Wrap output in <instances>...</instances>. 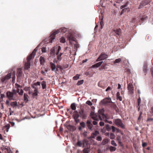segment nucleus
Listing matches in <instances>:
<instances>
[{"instance_id":"30","label":"nucleus","mask_w":153,"mask_h":153,"mask_svg":"<svg viewBox=\"0 0 153 153\" xmlns=\"http://www.w3.org/2000/svg\"><path fill=\"white\" fill-rule=\"evenodd\" d=\"M71 107L73 110H75L76 109V106L75 103H72L71 105Z\"/></svg>"},{"instance_id":"55","label":"nucleus","mask_w":153,"mask_h":153,"mask_svg":"<svg viewBox=\"0 0 153 153\" xmlns=\"http://www.w3.org/2000/svg\"><path fill=\"white\" fill-rule=\"evenodd\" d=\"M24 93V91L22 89H21L20 90V92H19V94L20 95H22Z\"/></svg>"},{"instance_id":"60","label":"nucleus","mask_w":153,"mask_h":153,"mask_svg":"<svg viewBox=\"0 0 153 153\" xmlns=\"http://www.w3.org/2000/svg\"><path fill=\"white\" fill-rule=\"evenodd\" d=\"M147 145V143H143L142 146L143 147H145Z\"/></svg>"},{"instance_id":"50","label":"nucleus","mask_w":153,"mask_h":153,"mask_svg":"<svg viewBox=\"0 0 153 153\" xmlns=\"http://www.w3.org/2000/svg\"><path fill=\"white\" fill-rule=\"evenodd\" d=\"M96 140L99 141H100L102 140V137L100 136H98L97 137Z\"/></svg>"},{"instance_id":"20","label":"nucleus","mask_w":153,"mask_h":153,"mask_svg":"<svg viewBox=\"0 0 153 153\" xmlns=\"http://www.w3.org/2000/svg\"><path fill=\"white\" fill-rule=\"evenodd\" d=\"M103 62L102 61L100 62H98L94 65H92L91 66V68H98L102 64Z\"/></svg>"},{"instance_id":"6","label":"nucleus","mask_w":153,"mask_h":153,"mask_svg":"<svg viewBox=\"0 0 153 153\" xmlns=\"http://www.w3.org/2000/svg\"><path fill=\"white\" fill-rule=\"evenodd\" d=\"M90 116L93 120L99 121L100 118L98 116V113H95L93 111H91L90 114Z\"/></svg>"},{"instance_id":"37","label":"nucleus","mask_w":153,"mask_h":153,"mask_svg":"<svg viewBox=\"0 0 153 153\" xmlns=\"http://www.w3.org/2000/svg\"><path fill=\"white\" fill-rule=\"evenodd\" d=\"M61 42L64 43L65 42V39L64 37H62L60 39Z\"/></svg>"},{"instance_id":"57","label":"nucleus","mask_w":153,"mask_h":153,"mask_svg":"<svg viewBox=\"0 0 153 153\" xmlns=\"http://www.w3.org/2000/svg\"><path fill=\"white\" fill-rule=\"evenodd\" d=\"M67 128L69 130H71V129L72 128V126L69 125H68V126H67Z\"/></svg>"},{"instance_id":"41","label":"nucleus","mask_w":153,"mask_h":153,"mask_svg":"<svg viewBox=\"0 0 153 153\" xmlns=\"http://www.w3.org/2000/svg\"><path fill=\"white\" fill-rule=\"evenodd\" d=\"M80 125L81 126V127H82L83 128H85V123L84 122L80 123Z\"/></svg>"},{"instance_id":"32","label":"nucleus","mask_w":153,"mask_h":153,"mask_svg":"<svg viewBox=\"0 0 153 153\" xmlns=\"http://www.w3.org/2000/svg\"><path fill=\"white\" fill-rule=\"evenodd\" d=\"M120 29H119L117 30H114L113 31V32L114 33H116V34L119 35V34L120 33Z\"/></svg>"},{"instance_id":"52","label":"nucleus","mask_w":153,"mask_h":153,"mask_svg":"<svg viewBox=\"0 0 153 153\" xmlns=\"http://www.w3.org/2000/svg\"><path fill=\"white\" fill-rule=\"evenodd\" d=\"M128 9V8L123 9L121 13V15H122L123 13L126 12V10Z\"/></svg>"},{"instance_id":"34","label":"nucleus","mask_w":153,"mask_h":153,"mask_svg":"<svg viewBox=\"0 0 153 153\" xmlns=\"http://www.w3.org/2000/svg\"><path fill=\"white\" fill-rule=\"evenodd\" d=\"M11 73H9L7 74V75L5 76L4 77L7 80H8L11 78Z\"/></svg>"},{"instance_id":"53","label":"nucleus","mask_w":153,"mask_h":153,"mask_svg":"<svg viewBox=\"0 0 153 153\" xmlns=\"http://www.w3.org/2000/svg\"><path fill=\"white\" fill-rule=\"evenodd\" d=\"M30 87H25L24 88V90L25 91H28L29 90H30Z\"/></svg>"},{"instance_id":"7","label":"nucleus","mask_w":153,"mask_h":153,"mask_svg":"<svg viewBox=\"0 0 153 153\" xmlns=\"http://www.w3.org/2000/svg\"><path fill=\"white\" fill-rule=\"evenodd\" d=\"M88 145V142L86 140H83L82 141H78L76 144V145L79 147H86V145Z\"/></svg>"},{"instance_id":"15","label":"nucleus","mask_w":153,"mask_h":153,"mask_svg":"<svg viewBox=\"0 0 153 153\" xmlns=\"http://www.w3.org/2000/svg\"><path fill=\"white\" fill-rule=\"evenodd\" d=\"M67 38L68 40H69L70 43H71V41H75L74 37L70 33H69L67 35Z\"/></svg>"},{"instance_id":"63","label":"nucleus","mask_w":153,"mask_h":153,"mask_svg":"<svg viewBox=\"0 0 153 153\" xmlns=\"http://www.w3.org/2000/svg\"><path fill=\"white\" fill-rule=\"evenodd\" d=\"M20 91V89L19 88H17L16 90H15V92L16 93V94H17V93H19V92Z\"/></svg>"},{"instance_id":"58","label":"nucleus","mask_w":153,"mask_h":153,"mask_svg":"<svg viewBox=\"0 0 153 153\" xmlns=\"http://www.w3.org/2000/svg\"><path fill=\"white\" fill-rule=\"evenodd\" d=\"M97 121L94 120V121H93V124L94 125H96L98 123Z\"/></svg>"},{"instance_id":"54","label":"nucleus","mask_w":153,"mask_h":153,"mask_svg":"<svg viewBox=\"0 0 153 153\" xmlns=\"http://www.w3.org/2000/svg\"><path fill=\"white\" fill-rule=\"evenodd\" d=\"M127 6V4H125L124 5L121 6L120 7V9H123V8H126V7Z\"/></svg>"},{"instance_id":"31","label":"nucleus","mask_w":153,"mask_h":153,"mask_svg":"<svg viewBox=\"0 0 153 153\" xmlns=\"http://www.w3.org/2000/svg\"><path fill=\"white\" fill-rule=\"evenodd\" d=\"M28 96L27 94L25 93L24 94V100L26 102H27L28 101Z\"/></svg>"},{"instance_id":"38","label":"nucleus","mask_w":153,"mask_h":153,"mask_svg":"<svg viewBox=\"0 0 153 153\" xmlns=\"http://www.w3.org/2000/svg\"><path fill=\"white\" fill-rule=\"evenodd\" d=\"M115 136L114 134L112 133H111L110 135V139H113L115 138Z\"/></svg>"},{"instance_id":"46","label":"nucleus","mask_w":153,"mask_h":153,"mask_svg":"<svg viewBox=\"0 0 153 153\" xmlns=\"http://www.w3.org/2000/svg\"><path fill=\"white\" fill-rule=\"evenodd\" d=\"M111 144L114 146H117V144L115 142V141L114 140H112L111 141Z\"/></svg>"},{"instance_id":"11","label":"nucleus","mask_w":153,"mask_h":153,"mask_svg":"<svg viewBox=\"0 0 153 153\" xmlns=\"http://www.w3.org/2000/svg\"><path fill=\"white\" fill-rule=\"evenodd\" d=\"M62 58H55L53 60V62L54 63H56L57 64V65L56 66V67L60 69L61 70H63V68L62 67L59 65L58 64H59V61L61 60Z\"/></svg>"},{"instance_id":"9","label":"nucleus","mask_w":153,"mask_h":153,"mask_svg":"<svg viewBox=\"0 0 153 153\" xmlns=\"http://www.w3.org/2000/svg\"><path fill=\"white\" fill-rule=\"evenodd\" d=\"M31 58H27V62L25 63V69L28 70L30 68V60Z\"/></svg>"},{"instance_id":"62","label":"nucleus","mask_w":153,"mask_h":153,"mask_svg":"<svg viewBox=\"0 0 153 153\" xmlns=\"http://www.w3.org/2000/svg\"><path fill=\"white\" fill-rule=\"evenodd\" d=\"M99 124L100 126H103L104 125V123L103 122H100L99 123Z\"/></svg>"},{"instance_id":"64","label":"nucleus","mask_w":153,"mask_h":153,"mask_svg":"<svg viewBox=\"0 0 153 153\" xmlns=\"http://www.w3.org/2000/svg\"><path fill=\"white\" fill-rule=\"evenodd\" d=\"M111 90V88L109 86H108L107 88L105 90V91H108L109 90Z\"/></svg>"},{"instance_id":"61","label":"nucleus","mask_w":153,"mask_h":153,"mask_svg":"<svg viewBox=\"0 0 153 153\" xmlns=\"http://www.w3.org/2000/svg\"><path fill=\"white\" fill-rule=\"evenodd\" d=\"M111 127L112 129V132H114L115 131L116 128L114 126H111Z\"/></svg>"},{"instance_id":"14","label":"nucleus","mask_w":153,"mask_h":153,"mask_svg":"<svg viewBox=\"0 0 153 153\" xmlns=\"http://www.w3.org/2000/svg\"><path fill=\"white\" fill-rule=\"evenodd\" d=\"M102 103L104 105L107 104L108 103L112 102L110 98H106L102 101Z\"/></svg>"},{"instance_id":"49","label":"nucleus","mask_w":153,"mask_h":153,"mask_svg":"<svg viewBox=\"0 0 153 153\" xmlns=\"http://www.w3.org/2000/svg\"><path fill=\"white\" fill-rule=\"evenodd\" d=\"M5 127L7 128V132L8 131V129L10 128V124H7L5 126Z\"/></svg>"},{"instance_id":"39","label":"nucleus","mask_w":153,"mask_h":153,"mask_svg":"<svg viewBox=\"0 0 153 153\" xmlns=\"http://www.w3.org/2000/svg\"><path fill=\"white\" fill-rule=\"evenodd\" d=\"M80 75L77 74L73 77V79L74 80H77L79 78Z\"/></svg>"},{"instance_id":"28","label":"nucleus","mask_w":153,"mask_h":153,"mask_svg":"<svg viewBox=\"0 0 153 153\" xmlns=\"http://www.w3.org/2000/svg\"><path fill=\"white\" fill-rule=\"evenodd\" d=\"M10 105L14 108L15 106H18L17 102L16 101L11 102L10 104Z\"/></svg>"},{"instance_id":"8","label":"nucleus","mask_w":153,"mask_h":153,"mask_svg":"<svg viewBox=\"0 0 153 153\" xmlns=\"http://www.w3.org/2000/svg\"><path fill=\"white\" fill-rule=\"evenodd\" d=\"M104 111L103 109H100L98 111V114L100 120H102L105 118V116L104 113Z\"/></svg>"},{"instance_id":"21","label":"nucleus","mask_w":153,"mask_h":153,"mask_svg":"<svg viewBox=\"0 0 153 153\" xmlns=\"http://www.w3.org/2000/svg\"><path fill=\"white\" fill-rule=\"evenodd\" d=\"M99 134V132L97 131H96L94 132L91 134V137L92 138H95L96 136Z\"/></svg>"},{"instance_id":"44","label":"nucleus","mask_w":153,"mask_h":153,"mask_svg":"<svg viewBox=\"0 0 153 153\" xmlns=\"http://www.w3.org/2000/svg\"><path fill=\"white\" fill-rule=\"evenodd\" d=\"M86 103L90 106H91L93 105L92 103L89 100L87 101Z\"/></svg>"},{"instance_id":"10","label":"nucleus","mask_w":153,"mask_h":153,"mask_svg":"<svg viewBox=\"0 0 153 153\" xmlns=\"http://www.w3.org/2000/svg\"><path fill=\"white\" fill-rule=\"evenodd\" d=\"M74 112V114L73 115L74 118L76 123H77L79 122V121L78 119L79 117V114L77 111H75Z\"/></svg>"},{"instance_id":"27","label":"nucleus","mask_w":153,"mask_h":153,"mask_svg":"<svg viewBox=\"0 0 153 153\" xmlns=\"http://www.w3.org/2000/svg\"><path fill=\"white\" fill-rule=\"evenodd\" d=\"M109 141V140L108 138H106L104 139L102 143V145H105Z\"/></svg>"},{"instance_id":"19","label":"nucleus","mask_w":153,"mask_h":153,"mask_svg":"<svg viewBox=\"0 0 153 153\" xmlns=\"http://www.w3.org/2000/svg\"><path fill=\"white\" fill-rule=\"evenodd\" d=\"M104 82L103 81H100L98 83V86L103 89H104L105 87L104 85Z\"/></svg>"},{"instance_id":"2","label":"nucleus","mask_w":153,"mask_h":153,"mask_svg":"<svg viewBox=\"0 0 153 153\" xmlns=\"http://www.w3.org/2000/svg\"><path fill=\"white\" fill-rule=\"evenodd\" d=\"M67 30V29L65 27H63L60 28L59 29L57 30L56 31L53 32L50 36L49 39V42H47V39H45L43 41L46 43H48L49 42L52 43L53 40L55 39L56 37V34L62 32L63 33H65Z\"/></svg>"},{"instance_id":"13","label":"nucleus","mask_w":153,"mask_h":153,"mask_svg":"<svg viewBox=\"0 0 153 153\" xmlns=\"http://www.w3.org/2000/svg\"><path fill=\"white\" fill-rule=\"evenodd\" d=\"M128 89L130 94H132L134 93V87L131 84L129 83L128 84Z\"/></svg>"},{"instance_id":"36","label":"nucleus","mask_w":153,"mask_h":153,"mask_svg":"<svg viewBox=\"0 0 153 153\" xmlns=\"http://www.w3.org/2000/svg\"><path fill=\"white\" fill-rule=\"evenodd\" d=\"M116 148V147H113L112 146H110L109 147V149L111 152H112L115 151Z\"/></svg>"},{"instance_id":"40","label":"nucleus","mask_w":153,"mask_h":153,"mask_svg":"<svg viewBox=\"0 0 153 153\" xmlns=\"http://www.w3.org/2000/svg\"><path fill=\"white\" fill-rule=\"evenodd\" d=\"M83 81H84L83 80H82L78 81L77 83V85H79L82 84L83 83Z\"/></svg>"},{"instance_id":"18","label":"nucleus","mask_w":153,"mask_h":153,"mask_svg":"<svg viewBox=\"0 0 153 153\" xmlns=\"http://www.w3.org/2000/svg\"><path fill=\"white\" fill-rule=\"evenodd\" d=\"M149 2L147 0H145L142 1L139 6V7H138L139 9H140L142 8L143 6L147 5L148 3Z\"/></svg>"},{"instance_id":"5","label":"nucleus","mask_w":153,"mask_h":153,"mask_svg":"<svg viewBox=\"0 0 153 153\" xmlns=\"http://www.w3.org/2000/svg\"><path fill=\"white\" fill-rule=\"evenodd\" d=\"M114 122L115 124L118 127L122 129H125V125L123 123L122 120L119 119H117L114 120Z\"/></svg>"},{"instance_id":"29","label":"nucleus","mask_w":153,"mask_h":153,"mask_svg":"<svg viewBox=\"0 0 153 153\" xmlns=\"http://www.w3.org/2000/svg\"><path fill=\"white\" fill-rule=\"evenodd\" d=\"M111 107L114 109L116 111H118V108L117 107L116 104L114 103L111 104Z\"/></svg>"},{"instance_id":"43","label":"nucleus","mask_w":153,"mask_h":153,"mask_svg":"<svg viewBox=\"0 0 153 153\" xmlns=\"http://www.w3.org/2000/svg\"><path fill=\"white\" fill-rule=\"evenodd\" d=\"M107 56L105 53H102L99 57H106Z\"/></svg>"},{"instance_id":"59","label":"nucleus","mask_w":153,"mask_h":153,"mask_svg":"<svg viewBox=\"0 0 153 153\" xmlns=\"http://www.w3.org/2000/svg\"><path fill=\"white\" fill-rule=\"evenodd\" d=\"M7 79L5 78V77L4 76V77L2 78L1 79V81L2 82H4Z\"/></svg>"},{"instance_id":"33","label":"nucleus","mask_w":153,"mask_h":153,"mask_svg":"<svg viewBox=\"0 0 153 153\" xmlns=\"http://www.w3.org/2000/svg\"><path fill=\"white\" fill-rule=\"evenodd\" d=\"M143 113V111H140L139 112V117L138 118V121L140 122L141 120V115Z\"/></svg>"},{"instance_id":"45","label":"nucleus","mask_w":153,"mask_h":153,"mask_svg":"<svg viewBox=\"0 0 153 153\" xmlns=\"http://www.w3.org/2000/svg\"><path fill=\"white\" fill-rule=\"evenodd\" d=\"M79 45L77 44H76L74 45V49H76V51L77 50V48H79Z\"/></svg>"},{"instance_id":"56","label":"nucleus","mask_w":153,"mask_h":153,"mask_svg":"<svg viewBox=\"0 0 153 153\" xmlns=\"http://www.w3.org/2000/svg\"><path fill=\"white\" fill-rule=\"evenodd\" d=\"M34 85H35V86H36V85H38L40 86V82H37L36 83H34Z\"/></svg>"},{"instance_id":"23","label":"nucleus","mask_w":153,"mask_h":153,"mask_svg":"<svg viewBox=\"0 0 153 153\" xmlns=\"http://www.w3.org/2000/svg\"><path fill=\"white\" fill-rule=\"evenodd\" d=\"M38 88H35L34 90V92L32 93V96L33 97H35L36 96L38 95Z\"/></svg>"},{"instance_id":"4","label":"nucleus","mask_w":153,"mask_h":153,"mask_svg":"<svg viewBox=\"0 0 153 153\" xmlns=\"http://www.w3.org/2000/svg\"><path fill=\"white\" fill-rule=\"evenodd\" d=\"M15 89H13L12 92L7 91L6 93V96L10 100H15L18 98V94H16Z\"/></svg>"},{"instance_id":"25","label":"nucleus","mask_w":153,"mask_h":153,"mask_svg":"<svg viewBox=\"0 0 153 153\" xmlns=\"http://www.w3.org/2000/svg\"><path fill=\"white\" fill-rule=\"evenodd\" d=\"M41 84L42 89H46V82L45 81H43L42 82Z\"/></svg>"},{"instance_id":"51","label":"nucleus","mask_w":153,"mask_h":153,"mask_svg":"<svg viewBox=\"0 0 153 153\" xmlns=\"http://www.w3.org/2000/svg\"><path fill=\"white\" fill-rule=\"evenodd\" d=\"M137 103L138 106H139L140 105V103H141V99L140 97L138 98L137 99Z\"/></svg>"},{"instance_id":"1","label":"nucleus","mask_w":153,"mask_h":153,"mask_svg":"<svg viewBox=\"0 0 153 153\" xmlns=\"http://www.w3.org/2000/svg\"><path fill=\"white\" fill-rule=\"evenodd\" d=\"M41 44H39L38 46L34 49L32 53H31L28 57H34L36 56V57H38L39 56V55L42 53L45 52L47 51L46 48L45 46L43 47L41 49H39V46Z\"/></svg>"},{"instance_id":"16","label":"nucleus","mask_w":153,"mask_h":153,"mask_svg":"<svg viewBox=\"0 0 153 153\" xmlns=\"http://www.w3.org/2000/svg\"><path fill=\"white\" fill-rule=\"evenodd\" d=\"M92 121L91 120H87L86 123L87 124V126L90 130H92V128L93 127V125L91 123Z\"/></svg>"},{"instance_id":"22","label":"nucleus","mask_w":153,"mask_h":153,"mask_svg":"<svg viewBox=\"0 0 153 153\" xmlns=\"http://www.w3.org/2000/svg\"><path fill=\"white\" fill-rule=\"evenodd\" d=\"M143 71L145 73H146L147 72V71H148V69L147 68V63L145 62L144 63V65L143 66Z\"/></svg>"},{"instance_id":"17","label":"nucleus","mask_w":153,"mask_h":153,"mask_svg":"<svg viewBox=\"0 0 153 153\" xmlns=\"http://www.w3.org/2000/svg\"><path fill=\"white\" fill-rule=\"evenodd\" d=\"M80 115L81 117L83 119H85L87 117V114L83 110H82L79 112Z\"/></svg>"},{"instance_id":"42","label":"nucleus","mask_w":153,"mask_h":153,"mask_svg":"<svg viewBox=\"0 0 153 153\" xmlns=\"http://www.w3.org/2000/svg\"><path fill=\"white\" fill-rule=\"evenodd\" d=\"M40 62L41 64H43L45 62L44 58H40Z\"/></svg>"},{"instance_id":"12","label":"nucleus","mask_w":153,"mask_h":153,"mask_svg":"<svg viewBox=\"0 0 153 153\" xmlns=\"http://www.w3.org/2000/svg\"><path fill=\"white\" fill-rule=\"evenodd\" d=\"M22 69L21 68H18L17 69L16 76L17 77V81L19 79H20L22 76Z\"/></svg>"},{"instance_id":"47","label":"nucleus","mask_w":153,"mask_h":153,"mask_svg":"<svg viewBox=\"0 0 153 153\" xmlns=\"http://www.w3.org/2000/svg\"><path fill=\"white\" fill-rule=\"evenodd\" d=\"M121 61V59L120 58H119L118 59H117L115 60V61L114 62V63H118L119 62Z\"/></svg>"},{"instance_id":"3","label":"nucleus","mask_w":153,"mask_h":153,"mask_svg":"<svg viewBox=\"0 0 153 153\" xmlns=\"http://www.w3.org/2000/svg\"><path fill=\"white\" fill-rule=\"evenodd\" d=\"M61 47L60 46H56L53 48L51 50L50 54L51 56H54L56 54L57 57H59L61 56L62 53L60 52L59 54V52L61 50Z\"/></svg>"},{"instance_id":"35","label":"nucleus","mask_w":153,"mask_h":153,"mask_svg":"<svg viewBox=\"0 0 153 153\" xmlns=\"http://www.w3.org/2000/svg\"><path fill=\"white\" fill-rule=\"evenodd\" d=\"M111 126H110L109 125L107 124L106 125V128L108 131H110L111 129Z\"/></svg>"},{"instance_id":"24","label":"nucleus","mask_w":153,"mask_h":153,"mask_svg":"<svg viewBox=\"0 0 153 153\" xmlns=\"http://www.w3.org/2000/svg\"><path fill=\"white\" fill-rule=\"evenodd\" d=\"M50 64L52 71H55L56 66L52 62H51Z\"/></svg>"},{"instance_id":"26","label":"nucleus","mask_w":153,"mask_h":153,"mask_svg":"<svg viewBox=\"0 0 153 153\" xmlns=\"http://www.w3.org/2000/svg\"><path fill=\"white\" fill-rule=\"evenodd\" d=\"M88 145H89L88 144V145H86L87 148H84L83 150V153H88L89 152V150L88 147Z\"/></svg>"},{"instance_id":"48","label":"nucleus","mask_w":153,"mask_h":153,"mask_svg":"<svg viewBox=\"0 0 153 153\" xmlns=\"http://www.w3.org/2000/svg\"><path fill=\"white\" fill-rule=\"evenodd\" d=\"M15 87L16 88H22V86L19 85L18 84H17V83H16L15 84Z\"/></svg>"}]
</instances>
